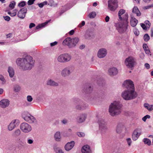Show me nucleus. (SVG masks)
<instances>
[{
    "label": "nucleus",
    "mask_w": 153,
    "mask_h": 153,
    "mask_svg": "<svg viewBox=\"0 0 153 153\" xmlns=\"http://www.w3.org/2000/svg\"><path fill=\"white\" fill-rule=\"evenodd\" d=\"M34 62L32 57L30 55H27L25 58H18L16 61L17 65L25 70H30L34 65Z\"/></svg>",
    "instance_id": "f257e3e1"
},
{
    "label": "nucleus",
    "mask_w": 153,
    "mask_h": 153,
    "mask_svg": "<svg viewBox=\"0 0 153 153\" xmlns=\"http://www.w3.org/2000/svg\"><path fill=\"white\" fill-rule=\"evenodd\" d=\"M122 104L118 100H115L111 103L109 107L108 111L110 114L112 116H114L120 114Z\"/></svg>",
    "instance_id": "f03ea898"
},
{
    "label": "nucleus",
    "mask_w": 153,
    "mask_h": 153,
    "mask_svg": "<svg viewBox=\"0 0 153 153\" xmlns=\"http://www.w3.org/2000/svg\"><path fill=\"white\" fill-rule=\"evenodd\" d=\"M122 97L126 100H130L135 99L138 96L135 88L125 90L121 94Z\"/></svg>",
    "instance_id": "7ed1b4c3"
},
{
    "label": "nucleus",
    "mask_w": 153,
    "mask_h": 153,
    "mask_svg": "<svg viewBox=\"0 0 153 153\" xmlns=\"http://www.w3.org/2000/svg\"><path fill=\"white\" fill-rule=\"evenodd\" d=\"M124 20L120 21L118 26V30L120 33H123L127 31L128 26V21L127 15H125L124 18Z\"/></svg>",
    "instance_id": "20e7f679"
},
{
    "label": "nucleus",
    "mask_w": 153,
    "mask_h": 153,
    "mask_svg": "<svg viewBox=\"0 0 153 153\" xmlns=\"http://www.w3.org/2000/svg\"><path fill=\"white\" fill-rule=\"evenodd\" d=\"M99 131L100 133L102 135L105 134L107 132L108 128L107 124L103 119H100L98 120Z\"/></svg>",
    "instance_id": "39448f33"
},
{
    "label": "nucleus",
    "mask_w": 153,
    "mask_h": 153,
    "mask_svg": "<svg viewBox=\"0 0 153 153\" xmlns=\"http://www.w3.org/2000/svg\"><path fill=\"white\" fill-rule=\"evenodd\" d=\"M75 69L74 67L72 65H70L65 67L62 69L61 74L63 77H66L69 76L73 72Z\"/></svg>",
    "instance_id": "423d86ee"
},
{
    "label": "nucleus",
    "mask_w": 153,
    "mask_h": 153,
    "mask_svg": "<svg viewBox=\"0 0 153 153\" xmlns=\"http://www.w3.org/2000/svg\"><path fill=\"white\" fill-rule=\"evenodd\" d=\"M22 117L26 121L30 123H37V121L36 119L27 111H24L22 113Z\"/></svg>",
    "instance_id": "0eeeda50"
},
{
    "label": "nucleus",
    "mask_w": 153,
    "mask_h": 153,
    "mask_svg": "<svg viewBox=\"0 0 153 153\" xmlns=\"http://www.w3.org/2000/svg\"><path fill=\"white\" fill-rule=\"evenodd\" d=\"M71 59V55L67 53L61 54L57 58L58 62L62 63L69 62Z\"/></svg>",
    "instance_id": "6e6552de"
},
{
    "label": "nucleus",
    "mask_w": 153,
    "mask_h": 153,
    "mask_svg": "<svg viewBox=\"0 0 153 153\" xmlns=\"http://www.w3.org/2000/svg\"><path fill=\"white\" fill-rule=\"evenodd\" d=\"M125 63L127 67L130 68H132L136 64L135 59L131 56L126 58Z\"/></svg>",
    "instance_id": "1a4fd4ad"
},
{
    "label": "nucleus",
    "mask_w": 153,
    "mask_h": 153,
    "mask_svg": "<svg viewBox=\"0 0 153 153\" xmlns=\"http://www.w3.org/2000/svg\"><path fill=\"white\" fill-rule=\"evenodd\" d=\"M20 128L22 131L25 133H28L32 130L31 126L26 123H22L21 124Z\"/></svg>",
    "instance_id": "9d476101"
},
{
    "label": "nucleus",
    "mask_w": 153,
    "mask_h": 153,
    "mask_svg": "<svg viewBox=\"0 0 153 153\" xmlns=\"http://www.w3.org/2000/svg\"><path fill=\"white\" fill-rule=\"evenodd\" d=\"M108 6L110 10L114 11L118 6L117 0H109Z\"/></svg>",
    "instance_id": "9b49d317"
},
{
    "label": "nucleus",
    "mask_w": 153,
    "mask_h": 153,
    "mask_svg": "<svg viewBox=\"0 0 153 153\" xmlns=\"http://www.w3.org/2000/svg\"><path fill=\"white\" fill-rule=\"evenodd\" d=\"M123 85L127 89L135 88L134 83L130 79H127L125 81L123 84Z\"/></svg>",
    "instance_id": "f8f14e48"
},
{
    "label": "nucleus",
    "mask_w": 153,
    "mask_h": 153,
    "mask_svg": "<svg viewBox=\"0 0 153 153\" xmlns=\"http://www.w3.org/2000/svg\"><path fill=\"white\" fill-rule=\"evenodd\" d=\"M141 128H138L135 129L133 132L132 136V138L133 140H137L142 133Z\"/></svg>",
    "instance_id": "ddd939ff"
},
{
    "label": "nucleus",
    "mask_w": 153,
    "mask_h": 153,
    "mask_svg": "<svg viewBox=\"0 0 153 153\" xmlns=\"http://www.w3.org/2000/svg\"><path fill=\"white\" fill-rule=\"evenodd\" d=\"M107 53V50L104 48L100 49L97 53V56L99 58H104L106 56Z\"/></svg>",
    "instance_id": "4468645a"
},
{
    "label": "nucleus",
    "mask_w": 153,
    "mask_h": 153,
    "mask_svg": "<svg viewBox=\"0 0 153 153\" xmlns=\"http://www.w3.org/2000/svg\"><path fill=\"white\" fill-rule=\"evenodd\" d=\"M19 123V120H12L9 125L8 126V129L9 131H12L15 127L17 126Z\"/></svg>",
    "instance_id": "2eb2a0df"
},
{
    "label": "nucleus",
    "mask_w": 153,
    "mask_h": 153,
    "mask_svg": "<svg viewBox=\"0 0 153 153\" xmlns=\"http://www.w3.org/2000/svg\"><path fill=\"white\" fill-rule=\"evenodd\" d=\"M27 12V8H23L21 9L18 13V16L21 19H23L25 17Z\"/></svg>",
    "instance_id": "dca6fc26"
},
{
    "label": "nucleus",
    "mask_w": 153,
    "mask_h": 153,
    "mask_svg": "<svg viewBox=\"0 0 153 153\" xmlns=\"http://www.w3.org/2000/svg\"><path fill=\"white\" fill-rule=\"evenodd\" d=\"M118 70L117 68L113 67L110 68L108 70V74L111 76L117 75L118 73Z\"/></svg>",
    "instance_id": "f3484780"
},
{
    "label": "nucleus",
    "mask_w": 153,
    "mask_h": 153,
    "mask_svg": "<svg viewBox=\"0 0 153 153\" xmlns=\"http://www.w3.org/2000/svg\"><path fill=\"white\" fill-rule=\"evenodd\" d=\"M79 39L78 37H75L72 39L71 38L69 48H72L75 47L79 41Z\"/></svg>",
    "instance_id": "a211bd4d"
},
{
    "label": "nucleus",
    "mask_w": 153,
    "mask_h": 153,
    "mask_svg": "<svg viewBox=\"0 0 153 153\" xmlns=\"http://www.w3.org/2000/svg\"><path fill=\"white\" fill-rule=\"evenodd\" d=\"M88 105L85 104L83 103L81 101H79L77 103L76 106V108L77 110L84 109L87 108Z\"/></svg>",
    "instance_id": "6ab92c4d"
},
{
    "label": "nucleus",
    "mask_w": 153,
    "mask_h": 153,
    "mask_svg": "<svg viewBox=\"0 0 153 153\" xmlns=\"http://www.w3.org/2000/svg\"><path fill=\"white\" fill-rule=\"evenodd\" d=\"M125 12V10L123 9H120L118 13V15L119 16V18L120 21H123V20H124V18L125 17V15H127V19H128V15L127 13H125L124 15H123L122 16H121L122 15L124 14Z\"/></svg>",
    "instance_id": "aec40b11"
},
{
    "label": "nucleus",
    "mask_w": 153,
    "mask_h": 153,
    "mask_svg": "<svg viewBox=\"0 0 153 153\" xmlns=\"http://www.w3.org/2000/svg\"><path fill=\"white\" fill-rule=\"evenodd\" d=\"M10 101L7 99H3L0 101V106L2 108H4L8 106Z\"/></svg>",
    "instance_id": "412c9836"
},
{
    "label": "nucleus",
    "mask_w": 153,
    "mask_h": 153,
    "mask_svg": "<svg viewBox=\"0 0 153 153\" xmlns=\"http://www.w3.org/2000/svg\"><path fill=\"white\" fill-rule=\"evenodd\" d=\"M75 143L72 141L68 143L65 146V149L67 151H69L72 149L74 146Z\"/></svg>",
    "instance_id": "4be33fe9"
},
{
    "label": "nucleus",
    "mask_w": 153,
    "mask_h": 153,
    "mask_svg": "<svg viewBox=\"0 0 153 153\" xmlns=\"http://www.w3.org/2000/svg\"><path fill=\"white\" fill-rule=\"evenodd\" d=\"M125 129V127L124 125L122 123H120L117 127L116 131L117 133L120 134Z\"/></svg>",
    "instance_id": "5701e85b"
},
{
    "label": "nucleus",
    "mask_w": 153,
    "mask_h": 153,
    "mask_svg": "<svg viewBox=\"0 0 153 153\" xmlns=\"http://www.w3.org/2000/svg\"><path fill=\"white\" fill-rule=\"evenodd\" d=\"M84 36L86 39H91L93 38L94 35L92 31L88 30L86 31Z\"/></svg>",
    "instance_id": "b1692460"
},
{
    "label": "nucleus",
    "mask_w": 153,
    "mask_h": 153,
    "mask_svg": "<svg viewBox=\"0 0 153 153\" xmlns=\"http://www.w3.org/2000/svg\"><path fill=\"white\" fill-rule=\"evenodd\" d=\"M87 115L85 114H80L77 118V121L79 123H82L84 122L85 120Z\"/></svg>",
    "instance_id": "393cba45"
},
{
    "label": "nucleus",
    "mask_w": 153,
    "mask_h": 153,
    "mask_svg": "<svg viewBox=\"0 0 153 153\" xmlns=\"http://www.w3.org/2000/svg\"><path fill=\"white\" fill-rule=\"evenodd\" d=\"M138 23V20L132 16H131L130 24L131 26L133 27L135 26Z\"/></svg>",
    "instance_id": "a878e982"
},
{
    "label": "nucleus",
    "mask_w": 153,
    "mask_h": 153,
    "mask_svg": "<svg viewBox=\"0 0 153 153\" xmlns=\"http://www.w3.org/2000/svg\"><path fill=\"white\" fill-rule=\"evenodd\" d=\"M47 84L48 85L52 86H57L59 85L57 82L51 79H48L47 82Z\"/></svg>",
    "instance_id": "bb28decb"
},
{
    "label": "nucleus",
    "mask_w": 153,
    "mask_h": 153,
    "mask_svg": "<svg viewBox=\"0 0 153 153\" xmlns=\"http://www.w3.org/2000/svg\"><path fill=\"white\" fill-rule=\"evenodd\" d=\"M54 137L56 141H60L61 136L60 132L59 131L56 132L54 134Z\"/></svg>",
    "instance_id": "cd10ccee"
},
{
    "label": "nucleus",
    "mask_w": 153,
    "mask_h": 153,
    "mask_svg": "<svg viewBox=\"0 0 153 153\" xmlns=\"http://www.w3.org/2000/svg\"><path fill=\"white\" fill-rule=\"evenodd\" d=\"M9 76L11 77H13L14 75V72L13 68L11 67H9L8 70Z\"/></svg>",
    "instance_id": "c85d7f7f"
},
{
    "label": "nucleus",
    "mask_w": 153,
    "mask_h": 153,
    "mask_svg": "<svg viewBox=\"0 0 153 153\" xmlns=\"http://www.w3.org/2000/svg\"><path fill=\"white\" fill-rule=\"evenodd\" d=\"M71 38L67 37L65 39L63 42L62 44L63 45H67L69 48V45L71 41Z\"/></svg>",
    "instance_id": "c756f323"
},
{
    "label": "nucleus",
    "mask_w": 153,
    "mask_h": 153,
    "mask_svg": "<svg viewBox=\"0 0 153 153\" xmlns=\"http://www.w3.org/2000/svg\"><path fill=\"white\" fill-rule=\"evenodd\" d=\"M132 12L136 14L137 16H140L141 15V13L137 7H135L133 8L132 10Z\"/></svg>",
    "instance_id": "7c9ffc66"
},
{
    "label": "nucleus",
    "mask_w": 153,
    "mask_h": 153,
    "mask_svg": "<svg viewBox=\"0 0 153 153\" xmlns=\"http://www.w3.org/2000/svg\"><path fill=\"white\" fill-rule=\"evenodd\" d=\"M90 147L88 145H86L84 146L82 149V153H85V152H86L88 151V150H90Z\"/></svg>",
    "instance_id": "2f4dec72"
},
{
    "label": "nucleus",
    "mask_w": 153,
    "mask_h": 153,
    "mask_svg": "<svg viewBox=\"0 0 153 153\" xmlns=\"http://www.w3.org/2000/svg\"><path fill=\"white\" fill-rule=\"evenodd\" d=\"M144 106L149 111H151L153 110V105H149L148 103H145Z\"/></svg>",
    "instance_id": "473e14b6"
},
{
    "label": "nucleus",
    "mask_w": 153,
    "mask_h": 153,
    "mask_svg": "<svg viewBox=\"0 0 153 153\" xmlns=\"http://www.w3.org/2000/svg\"><path fill=\"white\" fill-rule=\"evenodd\" d=\"M21 133V131L19 129L16 130L13 134V135L14 137L19 136Z\"/></svg>",
    "instance_id": "72a5a7b5"
},
{
    "label": "nucleus",
    "mask_w": 153,
    "mask_h": 153,
    "mask_svg": "<svg viewBox=\"0 0 153 153\" xmlns=\"http://www.w3.org/2000/svg\"><path fill=\"white\" fill-rule=\"evenodd\" d=\"M48 22H46L44 23L39 25L36 27V29H38L39 28H42L45 27V26L48 24Z\"/></svg>",
    "instance_id": "f704fd0d"
},
{
    "label": "nucleus",
    "mask_w": 153,
    "mask_h": 153,
    "mask_svg": "<svg viewBox=\"0 0 153 153\" xmlns=\"http://www.w3.org/2000/svg\"><path fill=\"white\" fill-rule=\"evenodd\" d=\"M21 89L20 87L18 85H15L14 86L13 90L16 92H19Z\"/></svg>",
    "instance_id": "c9c22d12"
},
{
    "label": "nucleus",
    "mask_w": 153,
    "mask_h": 153,
    "mask_svg": "<svg viewBox=\"0 0 153 153\" xmlns=\"http://www.w3.org/2000/svg\"><path fill=\"white\" fill-rule=\"evenodd\" d=\"M17 10L16 9H15L13 10V12L11 13L10 12H9L8 13L11 16H14L16 15V13Z\"/></svg>",
    "instance_id": "e433bc0d"
},
{
    "label": "nucleus",
    "mask_w": 153,
    "mask_h": 153,
    "mask_svg": "<svg viewBox=\"0 0 153 153\" xmlns=\"http://www.w3.org/2000/svg\"><path fill=\"white\" fill-rule=\"evenodd\" d=\"M56 153H64L62 150L59 148H56L54 149Z\"/></svg>",
    "instance_id": "4c0bfd02"
},
{
    "label": "nucleus",
    "mask_w": 153,
    "mask_h": 153,
    "mask_svg": "<svg viewBox=\"0 0 153 153\" xmlns=\"http://www.w3.org/2000/svg\"><path fill=\"white\" fill-rule=\"evenodd\" d=\"M92 90L91 87L90 86H87L85 89V91L87 93H89L91 92Z\"/></svg>",
    "instance_id": "58836bf2"
},
{
    "label": "nucleus",
    "mask_w": 153,
    "mask_h": 153,
    "mask_svg": "<svg viewBox=\"0 0 153 153\" xmlns=\"http://www.w3.org/2000/svg\"><path fill=\"white\" fill-rule=\"evenodd\" d=\"M144 142L145 144H147L149 146L151 144V141L149 139L147 138L144 139Z\"/></svg>",
    "instance_id": "ea45409f"
},
{
    "label": "nucleus",
    "mask_w": 153,
    "mask_h": 153,
    "mask_svg": "<svg viewBox=\"0 0 153 153\" xmlns=\"http://www.w3.org/2000/svg\"><path fill=\"white\" fill-rule=\"evenodd\" d=\"M96 16V13L94 12H92L90 13L88 16L90 18H94Z\"/></svg>",
    "instance_id": "a19ab883"
},
{
    "label": "nucleus",
    "mask_w": 153,
    "mask_h": 153,
    "mask_svg": "<svg viewBox=\"0 0 153 153\" xmlns=\"http://www.w3.org/2000/svg\"><path fill=\"white\" fill-rule=\"evenodd\" d=\"M143 38L145 41L146 42L148 41L150 39L149 36L148 34H146L144 35Z\"/></svg>",
    "instance_id": "79ce46f5"
},
{
    "label": "nucleus",
    "mask_w": 153,
    "mask_h": 153,
    "mask_svg": "<svg viewBox=\"0 0 153 153\" xmlns=\"http://www.w3.org/2000/svg\"><path fill=\"white\" fill-rule=\"evenodd\" d=\"M77 134L79 137H82L85 136V134L82 132H77Z\"/></svg>",
    "instance_id": "37998d69"
},
{
    "label": "nucleus",
    "mask_w": 153,
    "mask_h": 153,
    "mask_svg": "<svg viewBox=\"0 0 153 153\" xmlns=\"http://www.w3.org/2000/svg\"><path fill=\"white\" fill-rule=\"evenodd\" d=\"M0 81H1V83L4 84L5 83V80L4 77L1 75H0Z\"/></svg>",
    "instance_id": "c03bdc74"
},
{
    "label": "nucleus",
    "mask_w": 153,
    "mask_h": 153,
    "mask_svg": "<svg viewBox=\"0 0 153 153\" xmlns=\"http://www.w3.org/2000/svg\"><path fill=\"white\" fill-rule=\"evenodd\" d=\"M144 23L147 28H149L151 25V23L149 22L148 20H146Z\"/></svg>",
    "instance_id": "a18cd8bd"
},
{
    "label": "nucleus",
    "mask_w": 153,
    "mask_h": 153,
    "mask_svg": "<svg viewBox=\"0 0 153 153\" xmlns=\"http://www.w3.org/2000/svg\"><path fill=\"white\" fill-rule=\"evenodd\" d=\"M127 144L129 146H130L131 145L132 143V141L130 138H128L126 139Z\"/></svg>",
    "instance_id": "49530a36"
},
{
    "label": "nucleus",
    "mask_w": 153,
    "mask_h": 153,
    "mask_svg": "<svg viewBox=\"0 0 153 153\" xmlns=\"http://www.w3.org/2000/svg\"><path fill=\"white\" fill-rule=\"evenodd\" d=\"M15 2L14 1H13L11 2L9 4V7L13 9L14 8L15 5Z\"/></svg>",
    "instance_id": "de8ad7c7"
},
{
    "label": "nucleus",
    "mask_w": 153,
    "mask_h": 153,
    "mask_svg": "<svg viewBox=\"0 0 153 153\" xmlns=\"http://www.w3.org/2000/svg\"><path fill=\"white\" fill-rule=\"evenodd\" d=\"M134 34L136 36H138L139 34V30L136 28H134Z\"/></svg>",
    "instance_id": "09e8293b"
},
{
    "label": "nucleus",
    "mask_w": 153,
    "mask_h": 153,
    "mask_svg": "<svg viewBox=\"0 0 153 153\" xmlns=\"http://www.w3.org/2000/svg\"><path fill=\"white\" fill-rule=\"evenodd\" d=\"M27 99L28 102H31L33 100V98L31 96L28 95L27 97Z\"/></svg>",
    "instance_id": "8fccbe9b"
},
{
    "label": "nucleus",
    "mask_w": 153,
    "mask_h": 153,
    "mask_svg": "<svg viewBox=\"0 0 153 153\" xmlns=\"http://www.w3.org/2000/svg\"><path fill=\"white\" fill-rule=\"evenodd\" d=\"M25 5V3L24 1L20 3L19 4L18 6L20 7H24Z\"/></svg>",
    "instance_id": "3c124183"
},
{
    "label": "nucleus",
    "mask_w": 153,
    "mask_h": 153,
    "mask_svg": "<svg viewBox=\"0 0 153 153\" xmlns=\"http://www.w3.org/2000/svg\"><path fill=\"white\" fill-rule=\"evenodd\" d=\"M35 1V0H29L27 2L28 4L29 5L32 4Z\"/></svg>",
    "instance_id": "603ef678"
},
{
    "label": "nucleus",
    "mask_w": 153,
    "mask_h": 153,
    "mask_svg": "<svg viewBox=\"0 0 153 153\" xmlns=\"http://www.w3.org/2000/svg\"><path fill=\"white\" fill-rule=\"evenodd\" d=\"M141 26L142 28L144 30H146L147 27H146V25L143 23H141Z\"/></svg>",
    "instance_id": "864d4df0"
},
{
    "label": "nucleus",
    "mask_w": 153,
    "mask_h": 153,
    "mask_svg": "<svg viewBox=\"0 0 153 153\" xmlns=\"http://www.w3.org/2000/svg\"><path fill=\"white\" fill-rule=\"evenodd\" d=\"M4 19L7 21H9L10 19V17L8 16H4Z\"/></svg>",
    "instance_id": "5fc2aeb1"
},
{
    "label": "nucleus",
    "mask_w": 153,
    "mask_h": 153,
    "mask_svg": "<svg viewBox=\"0 0 153 153\" xmlns=\"http://www.w3.org/2000/svg\"><path fill=\"white\" fill-rule=\"evenodd\" d=\"M146 53L147 54H149L150 53V51L149 48H146L144 49Z\"/></svg>",
    "instance_id": "6e6d98bb"
},
{
    "label": "nucleus",
    "mask_w": 153,
    "mask_h": 153,
    "mask_svg": "<svg viewBox=\"0 0 153 153\" xmlns=\"http://www.w3.org/2000/svg\"><path fill=\"white\" fill-rule=\"evenodd\" d=\"M85 22L84 21H83L82 22L81 24L79 25L78 26L79 27H81L82 26H83L85 25Z\"/></svg>",
    "instance_id": "4d7b16f0"
},
{
    "label": "nucleus",
    "mask_w": 153,
    "mask_h": 153,
    "mask_svg": "<svg viewBox=\"0 0 153 153\" xmlns=\"http://www.w3.org/2000/svg\"><path fill=\"white\" fill-rule=\"evenodd\" d=\"M57 44V42L55 41L51 43L50 44V45H51V47H53V46L56 45Z\"/></svg>",
    "instance_id": "13d9d810"
},
{
    "label": "nucleus",
    "mask_w": 153,
    "mask_h": 153,
    "mask_svg": "<svg viewBox=\"0 0 153 153\" xmlns=\"http://www.w3.org/2000/svg\"><path fill=\"white\" fill-rule=\"evenodd\" d=\"M35 25L33 23H31L30 24L29 27L30 28H31L33 27H35Z\"/></svg>",
    "instance_id": "bf43d9fd"
},
{
    "label": "nucleus",
    "mask_w": 153,
    "mask_h": 153,
    "mask_svg": "<svg viewBox=\"0 0 153 153\" xmlns=\"http://www.w3.org/2000/svg\"><path fill=\"white\" fill-rule=\"evenodd\" d=\"M144 66L145 67L148 69L150 68V65L148 63H146L145 64Z\"/></svg>",
    "instance_id": "052dcab7"
},
{
    "label": "nucleus",
    "mask_w": 153,
    "mask_h": 153,
    "mask_svg": "<svg viewBox=\"0 0 153 153\" xmlns=\"http://www.w3.org/2000/svg\"><path fill=\"white\" fill-rule=\"evenodd\" d=\"M6 37L7 38H9L12 37V34L11 33H9L7 35Z\"/></svg>",
    "instance_id": "680f3d73"
},
{
    "label": "nucleus",
    "mask_w": 153,
    "mask_h": 153,
    "mask_svg": "<svg viewBox=\"0 0 153 153\" xmlns=\"http://www.w3.org/2000/svg\"><path fill=\"white\" fill-rule=\"evenodd\" d=\"M62 122L63 124H65L68 123V120L66 119H64L62 121Z\"/></svg>",
    "instance_id": "e2e57ef3"
},
{
    "label": "nucleus",
    "mask_w": 153,
    "mask_h": 153,
    "mask_svg": "<svg viewBox=\"0 0 153 153\" xmlns=\"http://www.w3.org/2000/svg\"><path fill=\"white\" fill-rule=\"evenodd\" d=\"M74 30H72L71 31H70L69 32V33L70 35H72L74 34Z\"/></svg>",
    "instance_id": "0e129e2a"
},
{
    "label": "nucleus",
    "mask_w": 153,
    "mask_h": 153,
    "mask_svg": "<svg viewBox=\"0 0 153 153\" xmlns=\"http://www.w3.org/2000/svg\"><path fill=\"white\" fill-rule=\"evenodd\" d=\"M85 48V46L84 45H81L79 47V48L80 49H82Z\"/></svg>",
    "instance_id": "69168bd1"
},
{
    "label": "nucleus",
    "mask_w": 153,
    "mask_h": 153,
    "mask_svg": "<svg viewBox=\"0 0 153 153\" xmlns=\"http://www.w3.org/2000/svg\"><path fill=\"white\" fill-rule=\"evenodd\" d=\"M33 142V141L32 140L29 139L28 140V143L30 144H32Z\"/></svg>",
    "instance_id": "338daca9"
},
{
    "label": "nucleus",
    "mask_w": 153,
    "mask_h": 153,
    "mask_svg": "<svg viewBox=\"0 0 153 153\" xmlns=\"http://www.w3.org/2000/svg\"><path fill=\"white\" fill-rule=\"evenodd\" d=\"M143 47L144 49L147 48H148L147 45L146 44H144L143 45Z\"/></svg>",
    "instance_id": "774afa93"
}]
</instances>
